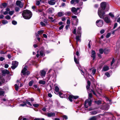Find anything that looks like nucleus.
Returning a JSON list of instances; mask_svg holds the SVG:
<instances>
[{
  "instance_id": "f704fd0d",
  "label": "nucleus",
  "mask_w": 120,
  "mask_h": 120,
  "mask_svg": "<svg viewBox=\"0 0 120 120\" xmlns=\"http://www.w3.org/2000/svg\"><path fill=\"white\" fill-rule=\"evenodd\" d=\"M5 18L9 20L11 19V17L8 15L5 17Z\"/></svg>"
},
{
  "instance_id": "bb28decb",
  "label": "nucleus",
  "mask_w": 120,
  "mask_h": 120,
  "mask_svg": "<svg viewBox=\"0 0 120 120\" xmlns=\"http://www.w3.org/2000/svg\"><path fill=\"white\" fill-rule=\"evenodd\" d=\"M4 93V92L0 88V95L3 96Z\"/></svg>"
},
{
  "instance_id": "20e7f679",
  "label": "nucleus",
  "mask_w": 120,
  "mask_h": 120,
  "mask_svg": "<svg viewBox=\"0 0 120 120\" xmlns=\"http://www.w3.org/2000/svg\"><path fill=\"white\" fill-rule=\"evenodd\" d=\"M59 89L58 87L57 86H56L55 87V94H59L61 98H66L67 97V95L66 94H64V95L61 92H59L58 93L59 91Z\"/></svg>"
},
{
  "instance_id": "4c0bfd02",
  "label": "nucleus",
  "mask_w": 120,
  "mask_h": 120,
  "mask_svg": "<svg viewBox=\"0 0 120 120\" xmlns=\"http://www.w3.org/2000/svg\"><path fill=\"white\" fill-rule=\"evenodd\" d=\"M34 82L32 81L30 82L29 83V85L30 86H31L33 83Z\"/></svg>"
},
{
  "instance_id": "603ef678",
  "label": "nucleus",
  "mask_w": 120,
  "mask_h": 120,
  "mask_svg": "<svg viewBox=\"0 0 120 120\" xmlns=\"http://www.w3.org/2000/svg\"><path fill=\"white\" fill-rule=\"evenodd\" d=\"M117 26V23H115L114 25V26H113V29H115Z\"/></svg>"
},
{
  "instance_id": "864d4df0",
  "label": "nucleus",
  "mask_w": 120,
  "mask_h": 120,
  "mask_svg": "<svg viewBox=\"0 0 120 120\" xmlns=\"http://www.w3.org/2000/svg\"><path fill=\"white\" fill-rule=\"evenodd\" d=\"M110 35L111 34L110 33H108L106 36V37L107 38H109L110 37Z\"/></svg>"
},
{
  "instance_id": "09e8293b",
  "label": "nucleus",
  "mask_w": 120,
  "mask_h": 120,
  "mask_svg": "<svg viewBox=\"0 0 120 120\" xmlns=\"http://www.w3.org/2000/svg\"><path fill=\"white\" fill-rule=\"evenodd\" d=\"M70 23V20L69 19H68L67 20V24L69 25Z\"/></svg>"
},
{
  "instance_id": "c9c22d12",
  "label": "nucleus",
  "mask_w": 120,
  "mask_h": 120,
  "mask_svg": "<svg viewBox=\"0 0 120 120\" xmlns=\"http://www.w3.org/2000/svg\"><path fill=\"white\" fill-rule=\"evenodd\" d=\"M44 31L43 30H40L38 31V34H41Z\"/></svg>"
},
{
  "instance_id": "393cba45",
  "label": "nucleus",
  "mask_w": 120,
  "mask_h": 120,
  "mask_svg": "<svg viewBox=\"0 0 120 120\" xmlns=\"http://www.w3.org/2000/svg\"><path fill=\"white\" fill-rule=\"evenodd\" d=\"M79 0H71V4H73L75 2L76 3L79 2Z\"/></svg>"
},
{
  "instance_id": "ddd939ff",
  "label": "nucleus",
  "mask_w": 120,
  "mask_h": 120,
  "mask_svg": "<svg viewBox=\"0 0 120 120\" xmlns=\"http://www.w3.org/2000/svg\"><path fill=\"white\" fill-rule=\"evenodd\" d=\"M109 105L108 104H106L105 106L103 107H101V109H104L105 110H108L109 108Z\"/></svg>"
},
{
  "instance_id": "0eeeda50",
  "label": "nucleus",
  "mask_w": 120,
  "mask_h": 120,
  "mask_svg": "<svg viewBox=\"0 0 120 120\" xmlns=\"http://www.w3.org/2000/svg\"><path fill=\"white\" fill-rule=\"evenodd\" d=\"M12 66H11V68L13 69H15L18 66V62L16 61H13L12 63Z\"/></svg>"
},
{
  "instance_id": "c756f323",
  "label": "nucleus",
  "mask_w": 120,
  "mask_h": 120,
  "mask_svg": "<svg viewBox=\"0 0 120 120\" xmlns=\"http://www.w3.org/2000/svg\"><path fill=\"white\" fill-rule=\"evenodd\" d=\"M74 60L75 63L77 64H78L79 63L78 61L77 60L76 58L75 57V56H74Z\"/></svg>"
},
{
  "instance_id": "2eb2a0df",
  "label": "nucleus",
  "mask_w": 120,
  "mask_h": 120,
  "mask_svg": "<svg viewBox=\"0 0 120 120\" xmlns=\"http://www.w3.org/2000/svg\"><path fill=\"white\" fill-rule=\"evenodd\" d=\"M55 113L54 112H51L48 113L47 116L48 117H50L51 116H55Z\"/></svg>"
},
{
  "instance_id": "6e6552de",
  "label": "nucleus",
  "mask_w": 120,
  "mask_h": 120,
  "mask_svg": "<svg viewBox=\"0 0 120 120\" xmlns=\"http://www.w3.org/2000/svg\"><path fill=\"white\" fill-rule=\"evenodd\" d=\"M26 67L25 66L24 67H23L22 71V73L23 75H28L29 74V72L28 71H26Z\"/></svg>"
},
{
  "instance_id": "9b49d317",
  "label": "nucleus",
  "mask_w": 120,
  "mask_h": 120,
  "mask_svg": "<svg viewBox=\"0 0 120 120\" xmlns=\"http://www.w3.org/2000/svg\"><path fill=\"white\" fill-rule=\"evenodd\" d=\"M77 34H78V35L77 36H76V44H77L78 43V41H80V38L81 37V34L80 33V31H78L77 32Z\"/></svg>"
},
{
  "instance_id": "5701e85b",
  "label": "nucleus",
  "mask_w": 120,
  "mask_h": 120,
  "mask_svg": "<svg viewBox=\"0 0 120 120\" xmlns=\"http://www.w3.org/2000/svg\"><path fill=\"white\" fill-rule=\"evenodd\" d=\"M2 72L3 74H8L10 73L8 71L7 69H4L2 71Z\"/></svg>"
},
{
  "instance_id": "cd10ccee",
  "label": "nucleus",
  "mask_w": 120,
  "mask_h": 120,
  "mask_svg": "<svg viewBox=\"0 0 120 120\" xmlns=\"http://www.w3.org/2000/svg\"><path fill=\"white\" fill-rule=\"evenodd\" d=\"M8 23V21L6 20H3L2 21V23L4 25H5Z\"/></svg>"
},
{
  "instance_id": "7c9ffc66",
  "label": "nucleus",
  "mask_w": 120,
  "mask_h": 120,
  "mask_svg": "<svg viewBox=\"0 0 120 120\" xmlns=\"http://www.w3.org/2000/svg\"><path fill=\"white\" fill-rule=\"evenodd\" d=\"M109 51V50L108 49H106L104 50V53L105 54H107Z\"/></svg>"
},
{
  "instance_id": "dca6fc26",
  "label": "nucleus",
  "mask_w": 120,
  "mask_h": 120,
  "mask_svg": "<svg viewBox=\"0 0 120 120\" xmlns=\"http://www.w3.org/2000/svg\"><path fill=\"white\" fill-rule=\"evenodd\" d=\"M109 69V67L107 66H105L103 68L102 71H105L108 70Z\"/></svg>"
},
{
  "instance_id": "473e14b6",
  "label": "nucleus",
  "mask_w": 120,
  "mask_h": 120,
  "mask_svg": "<svg viewBox=\"0 0 120 120\" xmlns=\"http://www.w3.org/2000/svg\"><path fill=\"white\" fill-rule=\"evenodd\" d=\"M15 90L16 91H18L19 87V86H18L17 84H15Z\"/></svg>"
},
{
  "instance_id": "39448f33",
  "label": "nucleus",
  "mask_w": 120,
  "mask_h": 120,
  "mask_svg": "<svg viewBox=\"0 0 120 120\" xmlns=\"http://www.w3.org/2000/svg\"><path fill=\"white\" fill-rule=\"evenodd\" d=\"M72 12L75 15L78 14L80 11L79 8H76L74 7L72 8L71 10Z\"/></svg>"
},
{
  "instance_id": "338daca9",
  "label": "nucleus",
  "mask_w": 120,
  "mask_h": 120,
  "mask_svg": "<svg viewBox=\"0 0 120 120\" xmlns=\"http://www.w3.org/2000/svg\"><path fill=\"white\" fill-rule=\"evenodd\" d=\"M117 22L120 23V17H119L117 19Z\"/></svg>"
},
{
  "instance_id": "412c9836",
  "label": "nucleus",
  "mask_w": 120,
  "mask_h": 120,
  "mask_svg": "<svg viewBox=\"0 0 120 120\" xmlns=\"http://www.w3.org/2000/svg\"><path fill=\"white\" fill-rule=\"evenodd\" d=\"M87 83L88 85L86 86V88L88 90L89 89L90 87V81H87Z\"/></svg>"
},
{
  "instance_id": "c03bdc74",
  "label": "nucleus",
  "mask_w": 120,
  "mask_h": 120,
  "mask_svg": "<svg viewBox=\"0 0 120 120\" xmlns=\"http://www.w3.org/2000/svg\"><path fill=\"white\" fill-rule=\"evenodd\" d=\"M2 5L4 8H5L7 6V4L6 3H2Z\"/></svg>"
},
{
  "instance_id": "a18cd8bd",
  "label": "nucleus",
  "mask_w": 120,
  "mask_h": 120,
  "mask_svg": "<svg viewBox=\"0 0 120 120\" xmlns=\"http://www.w3.org/2000/svg\"><path fill=\"white\" fill-rule=\"evenodd\" d=\"M14 12L13 11H10L9 12V14L11 15L13 14Z\"/></svg>"
},
{
  "instance_id": "6e6d98bb",
  "label": "nucleus",
  "mask_w": 120,
  "mask_h": 120,
  "mask_svg": "<svg viewBox=\"0 0 120 120\" xmlns=\"http://www.w3.org/2000/svg\"><path fill=\"white\" fill-rule=\"evenodd\" d=\"M2 101H6L7 102H8V101L7 99H6L5 98H4L2 99Z\"/></svg>"
},
{
  "instance_id": "72a5a7b5",
  "label": "nucleus",
  "mask_w": 120,
  "mask_h": 120,
  "mask_svg": "<svg viewBox=\"0 0 120 120\" xmlns=\"http://www.w3.org/2000/svg\"><path fill=\"white\" fill-rule=\"evenodd\" d=\"M23 104H20V105L19 106H24L26 105V103L25 102H23Z\"/></svg>"
},
{
  "instance_id": "6ab92c4d",
  "label": "nucleus",
  "mask_w": 120,
  "mask_h": 120,
  "mask_svg": "<svg viewBox=\"0 0 120 120\" xmlns=\"http://www.w3.org/2000/svg\"><path fill=\"white\" fill-rule=\"evenodd\" d=\"M53 0H50L48 1V3L50 5H54L55 4V2Z\"/></svg>"
},
{
  "instance_id": "4d7b16f0",
  "label": "nucleus",
  "mask_w": 120,
  "mask_h": 120,
  "mask_svg": "<svg viewBox=\"0 0 120 120\" xmlns=\"http://www.w3.org/2000/svg\"><path fill=\"white\" fill-rule=\"evenodd\" d=\"M63 119H68V117L66 115H64L63 116Z\"/></svg>"
},
{
  "instance_id": "bf43d9fd",
  "label": "nucleus",
  "mask_w": 120,
  "mask_h": 120,
  "mask_svg": "<svg viewBox=\"0 0 120 120\" xmlns=\"http://www.w3.org/2000/svg\"><path fill=\"white\" fill-rule=\"evenodd\" d=\"M64 27V26L63 25H62L59 27V29L60 30H61Z\"/></svg>"
},
{
  "instance_id": "5fc2aeb1",
  "label": "nucleus",
  "mask_w": 120,
  "mask_h": 120,
  "mask_svg": "<svg viewBox=\"0 0 120 120\" xmlns=\"http://www.w3.org/2000/svg\"><path fill=\"white\" fill-rule=\"evenodd\" d=\"M40 2L39 1H36V4L37 5H39L40 4Z\"/></svg>"
},
{
  "instance_id": "7ed1b4c3",
  "label": "nucleus",
  "mask_w": 120,
  "mask_h": 120,
  "mask_svg": "<svg viewBox=\"0 0 120 120\" xmlns=\"http://www.w3.org/2000/svg\"><path fill=\"white\" fill-rule=\"evenodd\" d=\"M89 96L90 98H89L88 99L85 101L84 104V106L86 108L88 107V105L90 106L91 104L92 101L90 98L92 97V94L91 93H89Z\"/></svg>"
},
{
  "instance_id": "1a4fd4ad",
  "label": "nucleus",
  "mask_w": 120,
  "mask_h": 120,
  "mask_svg": "<svg viewBox=\"0 0 120 120\" xmlns=\"http://www.w3.org/2000/svg\"><path fill=\"white\" fill-rule=\"evenodd\" d=\"M104 18V17H103ZM103 19L104 21L107 23H110L112 22V21L110 19V17L108 16L106 17Z\"/></svg>"
},
{
  "instance_id": "aec40b11",
  "label": "nucleus",
  "mask_w": 120,
  "mask_h": 120,
  "mask_svg": "<svg viewBox=\"0 0 120 120\" xmlns=\"http://www.w3.org/2000/svg\"><path fill=\"white\" fill-rule=\"evenodd\" d=\"M54 9L52 8H49L48 10V12L49 13H51L54 11Z\"/></svg>"
},
{
  "instance_id": "052dcab7",
  "label": "nucleus",
  "mask_w": 120,
  "mask_h": 120,
  "mask_svg": "<svg viewBox=\"0 0 120 120\" xmlns=\"http://www.w3.org/2000/svg\"><path fill=\"white\" fill-rule=\"evenodd\" d=\"M105 99L107 101H109L110 102L111 101V100H110L108 98H107V97H105Z\"/></svg>"
},
{
  "instance_id": "8fccbe9b",
  "label": "nucleus",
  "mask_w": 120,
  "mask_h": 120,
  "mask_svg": "<svg viewBox=\"0 0 120 120\" xmlns=\"http://www.w3.org/2000/svg\"><path fill=\"white\" fill-rule=\"evenodd\" d=\"M4 59H5L4 57H3L2 56H1V57L0 56V61H2Z\"/></svg>"
},
{
  "instance_id": "e433bc0d",
  "label": "nucleus",
  "mask_w": 120,
  "mask_h": 120,
  "mask_svg": "<svg viewBox=\"0 0 120 120\" xmlns=\"http://www.w3.org/2000/svg\"><path fill=\"white\" fill-rule=\"evenodd\" d=\"M90 120H96V118L95 117L93 116L90 118Z\"/></svg>"
},
{
  "instance_id": "69168bd1",
  "label": "nucleus",
  "mask_w": 120,
  "mask_h": 120,
  "mask_svg": "<svg viewBox=\"0 0 120 120\" xmlns=\"http://www.w3.org/2000/svg\"><path fill=\"white\" fill-rule=\"evenodd\" d=\"M43 36L45 38H47V36L45 34H43Z\"/></svg>"
},
{
  "instance_id": "774afa93",
  "label": "nucleus",
  "mask_w": 120,
  "mask_h": 120,
  "mask_svg": "<svg viewBox=\"0 0 120 120\" xmlns=\"http://www.w3.org/2000/svg\"><path fill=\"white\" fill-rule=\"evenodd\" d=\"M76 55L78 56L79 55V53L78 51H77L76 52Z\"/></svg>"
},
{
  "instance_id": "49530a36",
  "label": "nucleus",
  "mask_w": 120,
  "mask_h": 120,
  "mask_svg": "<svg viewBox=\"0 0 120 120\" xmlns=\"http://www.w3.org/2000/svg\"><path fill=\"white\" fill-rule=\"evenodd\" d=\"M91 43H92L90 41H89V43L88 44V45L89 47L90 48V46H91Z\"/></svg>"
},
{
  "instance_id": "4be33fe9",
  "label": "nucleus",
  "mask_w": 120,
  "mask_h": 120,
  "mask_svg": "<svg viewBox=\"0 0 120 120\" xmlns=\"http://www.w3.org/2000/svg\"><path fill=\"white\" fill-rule=\"evenodd\" d=\"M109 15L110 17L112 19H113L114 17V15L113 13L110 12L109 14Z\"/></svg>"
},
{
  "instance_id": "a19ab883",
  "label": "nucleus",
  "mask_w": 120,
  "mask_h": 120,
  "mask_svg": "<svg viewBox=\"0 0 120 120\" xmlns=\"http://www.w3.org/2000/svg\"><path fill=\"white\" fill-rule=\"evenodd\" d=\"M105 75H106L108 77H109L110 76L108 72H106L105 74Z\"/></svg>"
},
{
  "instance_id": "3c124183",
  "label": "nucleus",
  "mask_w": 120,
  "mask_h": 120,
  "mask_svg": "<svg viewBox=\"0 0 120 120\" xmlns=\"http://www.w3.org/2000/svg\"><path fill=\"white\" fill-rule=\"evenodd\" d=\"M41 25L42 26H45V24L44 23H43L42 22H40Z\"/></svg>"
},
{
  "instance_id": "680f3d73",
  "label": "nucleus",
  "mask_w": 120,
  "mask_h": 120,
  "mask_svg": "<svg viewBox=\"0 0 120 120\" xmlns=\"http://www.w3.org/2000/svg\"><path fill=\"white\" fill-rule=\"evenodd\" d=\"M105 31V30H104L102 29L100 31V33L101 34H102Z\"/></svg>"
},
{
  "instance_id": "2f4dec72",
  "label": "nucleus",
  "mask_w": 120,
  "mask_h": 120,
  "mask_svg": "<svg viewBox=\"0 0 120 120\" xmlns=\"http://www.w3.org/2000/svg\"><path fill=\"white\" fill-rule=\"evenodd\" d=\"M90 113H91V114L92 115H95L97 113V112L95 111L90 112Z\"/></svg>"
},
{
  "instance_id": "13d9d810",
  "label": "nucleus",
  "mask_w": 120,
  "mask_h": 120,
  "mask_svg": "<svg viewBox=\"0 0 120 120\" xmlns=\"http://www.w3.org/2000/svg\"><path fill=\"white\" fill-rule=\"evenodd\" d=\"M33 105L34 107H37L39 105L38 104H33Z\"/></svg>"
},
{
  "instance_id": "de8ad7c7",
  "label": "nucleus",
  "mask_w": 120,
  "mask_h": 120,
  "mask_svg": "<svg viewBox=\"0 0 120 120\" xmlns=\"http://www.w3.org/2000/svg\"><path fill=\"white\" fill-rule=\"evenodd\" d=\"M115 61V60H114V59L113 58L111 63V66L112 65V64L114 63Z\"/></svg>"
},
{
  "instance_id": "79ce46f5",
  "label": "nucleus",
  "mask_w": 120,
  "mask_h": 120,
  "mask_svg": "<svg viewBox=\"0 0 120 120\" xmlns=\"http://www.w3.org/2000/svg\"><path fill=\"white\" fill-rule=\"evenodd\" d=\"M95 102L98 105H99L101 103V101L100 100H99L97 101H96Z\"/></svg>"
},
{
  "instance_id": "a211bd4d",
  "label": "nucleus",
  "mask_w": 120,
  "mask_h": 120,
  "mask_svg": "<svg viewBox=\"0 0 120 120\" xmlns=\"http://www.w3.org/2000/svg\"><path fill=\"white\" fill-rule=\"evenodd\" d=\"M90 72L92 71V74L94 75L95 74L96 71V70L95 69H90Z\"/></svg>"
},
{
  "instance_id": "0e129e2a",
  "label": "nucleus",
  "mask_w": 120,
  "mask_h": 120,
  "mask_svg": "<svg viewBox=\"0 0 120 120\" xmlns=\"http://www.w3.org/2000/svg\"><path fill=\"white\" fill-rule=\"evenodd\" d=\"M8 66L9 65L8 64H6L5 65L4 67L5 68H7L8 67Z\"/></svg>"
},
{
  "instance_id": "f257e3e1",
  "label": "nucleus",
  "mask_w": 120,
  "mask_h": 120,
  "mask_svg": "<svg viewBox=\"0 0 120 120\" xmlns=\"http://www.w3.org/2000/svg\"><path fill=\"white\" fill-rule=\"evenodd\" d=\"M109 8L105 2H102L100 4V8H99L98 13L101 18H103L105 12L108 11Z\"/></svg>"
},
{
  "instance_id": "a878e982",
  "label": "nucleus",
  "mask_w": 120,
  "mask_h": 120,
  "mask_svg": "<svg viewBox=\"0 0 120 120\" xmlns=\"http://www.w3.org/2000/svg\"><path fill=\"white\" fill-rule=\"evenodd\" d=\"M38 82L41 84H45V82L42 80H40Z\"/></svg>"
},
{
  "instance_id": "ea45409f",
  "label": "nucleus",
  "mask_w": 120,
  "mask_h": 120,
  "mask_svg": "<svg viewBox=\"0 0 120 120\" xmlns=\"http://www.w3.org/2000/svg\"><path fill=\"white\" fill-rule=\"evenodd\" d=\"M26 104H27L29 105L30 106H32L30 102L28 101L27 100L26 101V102H25Z\"/></svg>"
},
{
  "instance_id": "c85d7f7f",
  "label": "nucleus",
  "mask_w": 120,
  "mask_h": 120,
  "mask_svg": "<svg viewBox=\"0 0 120 120\" xmlns=\"http://www.w3.org/2000/svg\"><path fill=\"white\" fill-rule=\"evenodd\" d=\"M40 55L42 56H45V54L44 53V51L43 50L40 51Z\"/></svg>"
},
{
  "instance_id": "b1692460",
  "label": "nucleus",
  "mask_w": 120,
  "mask_h": 120,
  "mask_svg": "<svg viewBox=\"0 0 120 120\" xmlns=\"http://www.w3.org/2000/svg\"><path fill=\"white\" fill-rule=\"evenodd\" d=\"M58 16L59 17H61L64 14L63 12H60L58 13Z\"/></svg>"
},
{
  "instance_id": "37998d69",
  "label": "nucleus",
  "mask_w": 120,
  "mask_h": 120,
  "mask_svg": "<svg viewBox=\"0 0 120 120\" xmlns=\"http://www.w3.org/2000/svg\"><path fill=\"white\" fill-rule=\"evenodd\" d=\"M12 23L13 25H16L17 24V22L16 21L14 20L12 21Z\"/></svg>"
},
{
  "instance_id": "423d86ee",
  "label": "nucleus",
  "mask_w": 120,
  "mask_h": 120,
  "mask_svg": "<svg viewBox=\"0 0 120 120\" xmlns=\"http://www.w3.org/2000/svg\"><path fill=\"white\" fill-rule=\"evenodd\" d=\"M103 24V20L99 19L97 20L96 22V25L98 27L102 26Z\"/></svg>"
},
{
  "instance_id": "f8f14e48",
  "label": "nucleus",
  "mask_w": 120,
  "mask_h": 120,
  "mask_svg": "<svg viewBox=\"0 0 120 120\" xmlns=\"http://www.w3.org/2000/svg\"><path fill=\"white\" fill-rule=\"evenodd\" d=\"M16 5L20 8H22L23 6V4L21 3V2L19 0H17L16 2Z\"/></svg>"
},
{
  "instance_id": "9d476101",
  "label": "nucleus",
  "mask_w": 120,
  "mask_h": 120,
  "mask_svg": "<svg viewBox=\"0 0 120 120\" xmlns=\"http://www.w3.org/2000/svg\"><path fill=\"white\" fill-rule=\"evenodd\" d=\"M79 97L78 96H74L72 95H70L68 98V99L70 101L72 102V99H76L79 98Z\"/></svg>"
},
{
  "instance_id": "f3484780",
  "label": "nucleus",
  "mask_w": 120,
  "mask_h": 120,
  "mask_svg": "<svg viewBox=\"0 0 120 120\" xmlns=\"http://www.w3.org/2000/svg\"><path fill=\"white\" fill-rule=\"evenodd\" d=\"M95 52L93 50H92L91 52V57L93 58V60H94L95 57Z\"/></svg>"
},
{
  "instance_id": "4468645a",
  "label": "nucleus",
  "mask_w": 120,
  "mask_h": 120,
  "mask_svg": "<svg viewBox=\"0 0 120 120\" xmlns=\"http://www.w3.org/2000/svg\"><path fill=\"white\" fill-rule=\"evenodd\" d=\"M40 75L42 77L45 76L46 74V72L44 70H42L40 71Z\"/></svg>"
},
{
  "instance_id": "f03ea898",
  "label": "nucleus",
  "mask_w": 120,
  "mask_h": 120,
  "mask_svg": "<svg viewBox=\"0 0 120 120\" xmlns=\"http://www.w3.org/2000/svg\"><path fill=\"white\" fill-rule=\"evenodd\" d=\"M32 14L30 11L28 10H24L22 14V15L23 17L26 19H30L31 17Z\"/></svg>"
},
{
  "instance_id": "58836bf2",
  "label": "nucleus",
  "mask_w": 120,
  "mask_h": 120,
  "mask_svg": "<svg viewBox=\"0 0 120 120\" xmlns=\"http://www.w3.org/2000/svg\"><path fill=\"white\" fill-rule=\"evenodd\" d=\"M99 51L100 53L101 54H102L103 52H104V51L103 49H100L99 50Z\"/></svg>"
},
{
  "instance_id": "e2e57ef3",
  "label": "nucleus",
  "mask_w": 120,
  "mask_h": 120,
  "mask_svg": "<svg viewBox=\"0 0 120 120\" xmlns=\"http://www.w3.org/2000/svg\"><path fill=\"white\" fill-rule=\"evenodd\" d=\"M19 8H18V7H16L15 8V10L16 11H17V12L18 11H19Z\"/></svg>"
}]
</instances>
